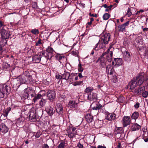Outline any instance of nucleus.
I'll list each match as a JSON object with an SVG mask.
<instances>
[{
	"label": "nucleus",
	"mask_w": 148,
	"mask_h": 148,
	"mask_svg": "<svg viewBox=\"0 0 148 148\" xmlns=\"http://www.w3.org/2000/svg\"><path fill=\"white\" fill-rule=\"evenodd\" d=\"M18 81L22 84H28L33 82L32 75L28 71H25L23 74L18 78Z\"/></svg>",
	"instance_id": "f257e3e1"
},
{
	"label": "nucleus",
	"mask_w": 148,
	"mask_h": 148,
	"mask_svg": "<svg viewBox=\"0 0 148 148\" xmlns=\"http://www.w3.org/2000/svg\"><path fill=\"white\" fill-rule=\"evenodd\" d=\"M10 91V88L5 84L0 85V98H3L5 94H8Z\"/></svg>",
	"instance_id": "f03ea898"
},
{
	"label": "nucleus",
	"mask_w": 148,
	"mask_h": 148,
	"mask_svg": "<svg viewBox=\"0 0 148 148\" xmlns=\"http://www.w3.org/2000/svg\"><path fill=\"white\" fill-rule=\"evenodd\" d=\"M107 52H105L103 53L96 61L97 63H99V66L101 69L104 68L106 65V61L103 56Z\"/></svg>",
	"instance_id": "7ed1b4c3"
},
{
	"label": "nucleus",
	"mask_w": 148,
	"mask_h": 148,
	"mask_svg": "<svg viewBox=\"0 0 148 148\" xmlns=\"http://www.w3.org/2000/svg\"><path fill=\"white\" fill-rule=\"evenodd\" d=\"M66 131L68 136L70 138H73L75 137V135L77 134L76 129L75 127L70 126L67 129Z\"/></svg>",
	"instance_id": "20e7f679"
},
{
	"label": "nucleus",
	"mask_w": 148,
	"mask_h": 148,
	"mask_svg": "<svg viewBox=\"0 0 148 148\" xmlns=\"http://www.w3.org/2000/svg\"><path fill=\"white\" fill-rule=\"evenodd\" d=\"M113 49V48H112V47L111 46H110L107 51L106 52H107L105 54V55L107 54L106 59L109 62H110L112 61L113 55L112 51Z\"/></svg>",
	"instance_id": "39448f33"
},
{
	"label": "nucleus",
	"mask_w": 148,
	"mask_h": 148,
	"mask_svg": "<svg viewBox=\"0 0 148 148\" xmlns=\"http://www.w3.org/2000/svg\"><path fill=\"white\" fill-rule=\"evenodd\" d=\"M131 119L129 116H124L122 118V124L123 127H125L130 124Z\"/></svg>",
	"instance_id": "423d86ee"
},
{
	"label": "nucleus",
	"mask_w": 148,
	"mask_h": 148,
	"mask_svg": "<svg viewBox=\"0 0 148 148\" xmlns=\"http://www.w3.org/2000/svg\"><path fill=\"white\" fill-rule=\"evenodd\" d=\"M116 118V115L114 113H110L107 112L106 114L105 119L109 121L114 120Z\"/></svg>",
	"instance_id": "0eeeda50"
},
{
	"label": "nucleus",
	"mask_w": 148,
	"mask_h": 148,
	"mask_svg": "<svg viewBox=\"0 0 148 148\" xmlns=\"http://www.w3.org/2000/svg\"><path fill=\"white\" fill-rule=\"evenodd\" d=\"M55 92L53 90H49L47 93V95L48 99L51 101H53L55 98Z\"/></svg>",
	"instance_id": "6e6552de"
},
{
	"label": "nucleus",
	"mask_w": 148,
	"mask_h": 148,
	"mask_svg": "<svg viewBox=\"0 0 148 148\" xmlns=\"http://www.w3.org/2000/svg\"><path fill=\"white\" fill-rule=\"evenodd\" d=\"M110 38H102L101 40H100L99 42L96 45V46L94 49L96 50H98V48L97 47L99 43H100V42H103V43L106 44H108Z\"/></svg>",
	"instance_id": "1a4fd4ad"
},
{
	"label": "nucleus",
	"mask_w": 148,
	"mask_h": 148,
	"mask_svg": "<svg viewBox=\"0 0 148 148\" xmlns=\"http://www.w3.org/2000/svg\"><path fill=\"white\" fill-rule=\"evenodd\" d=\"M88 99L90 101H96L97 99V95L95 93L90 92L88 94Z\"/></svg>",
	"instance_id": "9d476101"
},
{
	"label": "nucleus",
	"mask_w": 148,
	"mask_h": 148,
	"mask_svg": "<svg viewBox=\"0 0 148 148\" xmlns=\"http://www.w3.org/2000/svg\"><path fill=\"white\" fill-rule=\"evenodd\" d=\"M52 56V55H49V54H47L46 56H43L41 57V61L42 63L46 64L48 59H50Z\"/></svg>",
	"instance_id": "9b49d317"
},
{
	"label": "nucleus",
	"mask_w": 148,
	"mask_h": 148,
	"mask_svg": "<svg viewBox=\"0 0 148 148\" xmlns=\"http://www.w3.org/2000/svg\"><path fill=\"white\" fill-rule=\"evenodd\" d=\"M136 84L137 83L135 79H132L129 84L127 87H130V88L131 90H133L136 87Z\"/></svg>",
	"instance_id": "f8f14e48"
},
{
	"label": "nucleus",
	"mask_w": 148,
	"mask_h": 148,
	"mask_svg": "<svg viewBox=\"0 0 148 148\" xmlns=\"http://www.w3.org/2000/svg\"><path fill=\"white\" fill-rule=\"evenodd\" d=\"M8 128L4 124L2 123L0 125V130L2 132L5 134L8 131Z\"/></svg>",
	"instance_id": "ddd939ff"
},
{
	"label": "nucleus",
	"mask_w": 148,
	"mask_h": 148,
	"mask_svg": "<svg viewBox=\"0 0 148 148\" xmlns=\"http://www.w3.org/2000/svg\"><path fill=\"white\" fill-rule=\"evenodd\" d=\"M57 112L59 114H62L63 113L62 107L60 103L57 104L56 106Z\"/></svg>",
	"instance_id": "4468645a"
},
{
	"label": "nucleus",
	"mask_w": 148,
	"mask_h": 148,
	"mask_svg": "<svg viewBox=\"0 0 148 148\" xmlns=\"http://www.w3.org/2000/svg\"><path fill=\"white\" fill-rule=\"evenodd\" d=\"M123 59L126 61L129 62L130 61V55L127 51H125L124 53Z\"/></svg>",
	"instance_id": "2eb2a0df"
},
{
	"label": "nucleus",
	"mask_w": 148,
	"mask_h": 148,
	"mask_svg": "<svg viewBox=\"0 0 148 148\" xmlns=\"http://www.w3.org/2000/svg\"><path fill=\"white\" fill-rule=\"evenodd\" d=\"M68 106L70 108H75L77 106V103L75 101L71 100L69 101Z\"/></svg>",
	"instance_id": "dca6fc26"
},
{
	"label": "nucleus",
	"mask_w": 148,
	"mask_h": 148,
	"mask_svg": "<svg viewBox=\"0 0 148 148\" xmlns=\"http://www.w3.org/2000/svg\"><path fill=\"white\" fill-rule=\"evenodd\" d=\"M46 111L49 115L50 116H52L55 112L54 109L51 107H48L46 108Z\"/></svg>",
	"instance_id": "f3484780"
},
{
	"label": "nucleus",
	"mask_w": 148,
	"mask_h": 148,
	"mask_svg": "<svg viewBox=\"0 0 148 148\" xmlns=\"http://www.w3.org/2000/svg\"><path fill=\"white\" fill-rule=\"evenodd\" d=\"M140 126L137 123H134L132 125L130 128L131 131H136L140 129Z\"/></svg>",
	"instance_id": "a211bd4d"
},
{
	"label": "nucleus",
	"mask_w": 148,
	"mask_h": 148,
	"mask_svg": "<svg viewBox=\"0 0 148 148\" xmlns=\"http://www.w3.org/2000/svg\"><path fill=\"white\" fill-rule=\"evenodd\" d=\"M41 55H36L33 57V61L36 63H38L41 61Z\"/></svg>",
	"instance_id": "6ab92c4d"
},
{
	"label": "nucleus",
	"mask_w": 148,
	"mask_h": 148,
	"mask_svg": "<svg viewBox=\"0 0 148 148\" xmlns=\"http://www.w3.org/2000/svg\"><path fill=\"white\" fill-rule=\"evenodd\" d=\"M129 21H127L123 24L119 26V31L122 32L124 31L125 30V27L129 25Z\"/></svg>",
	"instance_id": "aec40b11"
},
{
	"label": "nucleus",
	"mask_w": 148,
	"mask_h": 148,
	"mask_svg": "<svg viewBox=\"0 0 148 148\" xmlns=\"http://www.w3.org/2000/svg\"><path fill=\"white\" fill-rule=\"evenodd\" d=\"M106 70L107 72L110 75H112L113 73L114 69L111 65L107 66L106 67Z\"/></svg>",
	"instance_id": "412c9836"
},
{
	"label": "nucleus",
	"mask_w": 148,
	"mask_h": 148,
	"mask_svg": "<svg viewBox=\"0 0 148 148\" xmlns=\"http://www.w3.org/2000/svg\"><path fill=\"white\" fill-rule=\"evenodd\" d=\"M9 38H0V45L4 46L7 43V39Z\"/></svg>",
	"instance_id": "4be33fe9"
},
{
	"label": "nucleus",
	"mask_w": 148,
	"mask_h": 148,
	"mask_svg": "<svg viewBox=\"0 0 148 148\" xmlns=\"http://www.w3.org/2000/svg\"><path fill=\"white\" fill-rule=\"evenodd\" d=\"M90 114H87L86 116V119L88 123H90L93 120V116Z\"/></svg>",
	"instance_id": "5701e85b"
},
{
	"label": "nucleus",
	"mask_w": 148,
	"mask_h": 148,
	"mask_svg": "<svg viewBox=\"0 0 148 148\" xmlns=\"http://www.w3.org/2000/svg\"><path fill=\"white\" fill-rule=\"evenodd\" d=\"M114 62H115V64L114 65L115 66L116 65L120 66L121 65L122 63V59L121 58H117L114 59Z\"/></svg>",
	"instance_id": "b1692460"
},
{
	"label": "nucleus",
	"mask_w": 148,
	"mask_h": 148,
	"mask_svg": "<svg viewBox=\"0 0 148 148\" xmlns=\"http://www.w3.org/2000/svg\"><path fill=\"white\" fill-rule=\"evenodd\" d=\"M145 87H141L140 89H136L134 91V93L136 95H140L142 93V91H143L144 90Z\"/></svg>",
	"instance_id": "393cba45"
},
{
	"label": "nucleus",
	"mask_w": 148,
	"mask_h": 148,
	"mask_svg": "<svg viewBox=\"0 0 148 148\" xmlns=\"http://www.w3.org/2000/svg\"><path fill=\"white\" fill-rule=\"evenodd\" d=\"M103 107V106L100 104H97L96 106L92 108V110H94L97 112H99V110Z\"/></svg>",
	"instance_id": "a878e982"
},
{
	"label": "nucleus",
	"mask_w": 148,
	"mask_h": 148,
	"mask_svg": "<svg viewBox=\"0 0 148 148\" xmlns=\"http://www.w3.org/2000/svg\"><path fill=\"white\" fill-rule=\"evenodd\" d=\"M70 76V75L69 73L64 72L62 75V79H65L66 80H68Z\"/></svg>",
	"instance_id": "bb28decb"
},
{
	"label": "nucleus",
	"mask_w": 148,
	"mask_h": 148,
	"mask_svg": "<svg viewBox=\"0 0 148 148\" xmlns=\"http://www.w3.org/2000/svg\"><path fill=\"white\" fill-rule=\"evenodd\" d=\"M31 121L35 122L36 121V115L33 113L32 114H30L29 115Z\"/></svg>",
	"instance_id": "cd10ccee"
},
{
	"label": "nucleus",
	"mask_w": 148,
	"mask_h": 148,
	"mask_svg": "<svg viewBox=\"0 0 148 148\" xmlns=\"http://www.w3.org/2000/svg\"><path fill=\"white\" fill-rule=\"evenodd\" d=\"M46 51L48 54L49 55H52V53L53 51V50L50 46H48L46 49Z\"/></svg>",
	"instance_id": "c85d7f7f"
},
{
	"label": "nucleus",
	"mask_w": 148,
	"mask_h": 148,
	"mask_svg": "<svg viewBox=\"0 0 148 148\" xmlns=\"http://www.w3.org/2000/svg\"><path fill=\"white\" fill-rule=\"evenodd\" d=\"M41 95L40 94H39V93H38L37 94L34 98L33 99V101L35 103L38 101V100L40 99L42 97H41Z\"/></svg>",
	"instance_id": "c756f323"
},
{
	"label": "nucleus",
	"mask_w": 148,
	"mask_h": 148,
	"mask_svg": "<svg viewBox=\"0 0 148 148\" xmlns=\"http://www.w3.org/2000/svg\"><path fill=\"white\" fill-rule=\"evenodd\" d=\"M73 74H71L70 75V77L68 80V82L70 84L72 83L75 82Z\"/></svg>",
	"instance_id": "7c9ffc66"
},
{
	"label": "nucleus",
	"mask_w": 148,
	"mask_h": 148,
	"mask_svg": "<svg viewBox=\"0 0 148 148\" xmlns=\"http://www.w3.org/2000/svg\"><path fill=\"white\" fill-rule=\"evenodd\" d=\"M138 112H135L132 114L131 118L132 119H134L135 120L138 118Z\"/></svg>",
	"instance_id": "2f4dec72"
},
{
	"label": "nucleus",
	"mask_w": 148,
	"mask_h": 148,
	"mask_svg": "<svg viewBox=\"0 0 148 148\" xmlns=\"http://www.w3.org/2000/svg\"><path fill=\"white\" fill-rule=\"evenodd\" d=\"M28 89L25 90L23 95V97L25 99L28 98L29 97L28 95Z\"/></svg>",
	"instance_id": "473e14b6"
},
{
	"label": "nucleus",
	"mask_w": 148,
	"mask_h": 148,
	"mask_svg": "<svg viewBox=\"0 0 148 148\" xmlns=\"http://www.w3.org/2000/svg\"><path fill=\"white\" fill-rule=\"evenodd\" d=\"M28 95H29V97L31 96L32 97H34L35 92L33 90H32L29 89H28Z\"/></svg>",
	"instance_id": "72a5a7b5"
},
{
	"label": "nucleus",
	"mask_w": 148,
	"mask_h": 148,
	"mask_svg": "<svg viewBox=\"0 0 148 148\" xmlns=\"http://www.w3.org/2000/svg\"><path fill=\"white\" fill-rule=\"evenodd\" d=\"M46 101L45 99H42L40 101L39 104L41 107L43 106L45 104Z\"/></svg>",
	"instance_id": "f704fd0d"
},
{
	"label": "nucleus",
	"mask_w": 148,
	"mask_h": 148,
	"mask_svg": "<svg viewBox=\"0 0 148 148\" xmlns=\"http://www.w3.org/2000/svg\"><path fill=\"white\" fill-rule=\"evenodd\" d=\"M110 15L108 13H106L103 16V18L104 20H108L110 17Z\"/></svg>",
	"instance_id": "c9c22d12"
},
{
	"label": "nucleus",
	"mask_w": 148,
	"mask_h": 148,
	"mask_svg": "<svg viewBox=\"0 0 148 148\" xmlns=\"http://www.w3.org/2000/svg\"><path fill=\"white\" fill-rule=\"evenodd\" d=\"M58 148H64L65 143L64 141H62L58 145L57 147Z\"/></svg>",
	"instance_id": "e433bc0d"
},
{
	"label": "nucleus",
	"mask_w": 148,
	"mask_h": 148,
	"mask_svg": "<svg viewBox=\"0 0 148 148\" xmlns=\"http://www.w3.org/2000/svg\"><path fill=\"white\" fill-rule=\"evenodd\" d=\"M110 34L109 33H106L105 32H103L101 34V36L103 37H110Z\"/></svg>",
	"instance_id": "4c0bfd02"
},
{
	"label": "nucleus",
	"mask_w": 148,
	"mask_h": 148,
	"mask_svg": "<svg viewBox=\"0 0 148 148\" xmlns=\"http://www.w3.org/2000/svg\"><path fill=\"white\" fill-rule=\"evenodd\" d=\"M98 113L99 112H97V111H96L94 110H91L90 112V114L93 116H95L97 115L98 114Z\"/></svg>",
	"instance_id": "58836bf2"
},
{
	"label": "nucleus",
	"mask_w": 148,
	"mask_h": 148,
	"mask_svg": "<svg viewBox=\"0 0 148 148\" xmlns=\"http://www.w3.org/2000/svg\"><path fill=\"white\" fill-rule=\"evenodd\" d=\"M93 90V88L90 87H88L86 88L85 90L86 92L88 93V94H89L90 92H91Z\"/></svg>",
	"instance_id": "ea45409f"
},
{
	"label": "nucleus",
	"mask_w": 148,
	"mask_h": 148,
	"mask_svg": "<svg viewBox=\"0 0 148 148\" xmlns=\"http://www.w3.org/2000/svg\"><path fill=\"white\" fill-rule=\"evenodd\" d=\"M31 32L32 33L35 34H38L39 33L38 30L37 29H33L31 30Z\"/></svg>",
	"instance_id": "a19ab883"
},
{
	"label": "nucleus",
	"mask_w": 148,
	"mask_h": 148,
	"mask_svg": "<svg viewBox=\"0 0 148 148\" xmlns=\"http://www.w3.org/2000/svg\"><path fill=\"white\" fill-rule=\"evenodd\" d=\"M41 134V133L40 132L38 131L37 132V133H36L35 135H34V134H33L32 137L35 136L36 138H38L40 136Z\"/></svg>",
	"instance_id": "79ce46f5"
},
{
	"label": "nucleus",
	"mask_w": 148,
	"mask_h": 148,
	"mask_svg": "<svg viewBox=\"0 0 148 148\" xmlns=\"http://www.w3.org/2000/svg\"><path fill=\"white\" fill-rule=\"evenodd\" d=\"M144 72H141L136 77V78L137 79H138L139 78H143V76L144 75Z\"/></svg>",
	"instance_id": "37998d69"
},
{
	"label": "nucleus",
	"mask_w": 148,
	"mask_h": 148,
	"mask_svg": "<svg viewBox=\"0 0 148 148\" xmlns=\"http://www.w3.org/2000/svg\"><path fill=\"white\" fill-rule=\"evenodd\" d=\"M78 69L79 72H82L83 71V68L82 67L81 63H79L78 66Z\"/></svg>",
	"instance_id": "c03bdc74"
},
{
	"label": "nucleus",
	"mask_w": 148,
	"mask_h": 148,
	"mask_svg": "<svg viewBox=\"0 0 148 148\" xmlns=\"http://www.w3.org/2000/svg\"><path fill=\"white\" fill-rule=\"evenodd\" d=\"M82 81H77L76 82H74L73 84V85L74 86H76L77 85H81L82 83Z\"/></svg>",
	"instance_id": "a18cd8bd"
},
{
	"label": "nucleus",
	"mask_w": 148,
	"mask_h": 148,
	"mask_svg": "<svg viewBox=\"0 0 148 148\" xmlns=\"http://www.w3.org/2000/svg\"><path fill=\"white\" fill-rule=\"evenodd\" d=\"M144 81V79L143 78H140L138 80V85H140Z\"/></svg>",
	"instance_id": "49530a36"
},
{
	"label": "nucleus",
	"mask_w": 148,
	"mask_h": 148,
	"mask_svg": "<svg viewBox=\"0 0 148 148\" xmlns=\"http://www.w3.org/2000/svg\"><path fill=\"white\" fill-rule=\"evenodd\" d=\"M142 96L144 98H146L148 95V92L147 91H145L142 93Z\"/></svg>",
	"instance_id": "de8ad7c7"
},
{
	"label": "nucleus",
	"mask_w": 148,
	"mask_h": 148,
	"mask_svg": "<svg viewBox=\"0 0 148 148\" xmlns=\"http://www.w3.org/2000/svg\"><path fill=\"white\" fill-rule=\"evenodd\" d=\"M126 14L128 16V17H130L132 14V12H131L130 9L129 8L128 9Z\"/></svg>",
	"instance_id": "09e8293b"
},
{
	"label": "nucleus",
	"mask_w": 148,
	"mask_h": 148,
	"mask_svg": "<svg viewBox=\"0 0 148 148\" xmlns=\"http://www.w3.org/2000/svg\"><path fill=\"white\" fill-rule=\"evenodd\" d=\"M56 59L58 60H61L63 58H64V57L60 55H57L56 56Z\"/></svg>",
	"instance_id": "8fccbe9b"
},
{
	"label": "nucleus",
	"mask_w": 148,
	"mask_h": 148,
	"mask_svg": "<svg viewBox=\"0 0 148 148\" xmlns=\"http://www.w3.org/2000/svg\"><path fill=\"white\" fill-rule=\"evenodd\" d=\"M38 93L41 95H42L41 97H42L45 95V92L44 90H42L40 92Z\"/></svg>",
	"instance_id": "3c124183"
},
{
	"label": "nucleus",
	"mask_w": 148,
	"mask_h": 148,
	"mask_svg": "<svg viewBox=\"0 0 148 148\" xmlns=\"http://www.w3.org/2000/svg\"><path fill=\"white\" fill-rule=\"evenodd\" d=\"M99 45V47H100L101 48H102L105 47L106 44L103 43V42H100V43H99L98 45Z\"/></svg>",
	"instance_id": "603ef678"
},
{
	"label": "nucleus",
	"mask_w": 148,
	"mask_h": 148,
	"mask_svg": "<svg viewBox=\"0 0 148 148\" xmlns=\"http://www.w3.org/2000/svg\"><path fill=\"white\" fill-rule=\"evenodd\" d=\"M77 147L79 148H84L83 145H82L79 142L77 143Z\"/></svg>",
	"instance_id": "864d4df0"
},
{
	"label": "nucleus",
	"mask_w": 148,
	"mask_h": 148,
	"mask_svg": "<svg viewBox=\"0 0 148 148\" xmlns=\"http://www.w3.org/2000/svg\"><path fill=\"white\" fill-rule=\"evenodd\" d=\"M5 25H4V23L1 21H0V27L1 28L2 27L3 28Z\"/></svg>",
	"instance_id": "5fc2aeb1"
},
{
	"label": "nucleus",
	"mask_w": 148,
	"mask_h": 148,
	"mask_svg": "<svg viewBox=\"0 0 148 148\" xmlns=\"http://www.w3.org/2000/svg\"><path fill=\"white\" fill-rule=\"evenodd\" d=\"M41 44V40L40 39H39L38 40V41H37L36 42L35 45H36V46H38Z\"/></svg>",
	"instance_id": "6e6d98bb"
},
{
	"label": "nucleus",
	"mask_w": 148,
	"mask_h": 148,
	"mask_svg": "<svg viewBox=\"0 0 148 148\" xmlns=\"http://www.w3.org/2000/svg\"><path fill=\"white\" fill-rule=\"evenodd\" d=\"M56 77L57 79H62V75L61 76L58 74L56 75Z\"/></svg>",
	"instance_id": "4d7b16f0"
},
{
	"label": "nucleus",
	"mask_w": 148,
	"mask_h": 148,
	"mask_svg": "<svg viewBox=\"0 0 148 148\" xmlns=\"http://www.w3.org/2000/svg\"><path fill=\"white\" fill-rule=\"evenodd\" d=\"M141 38V39H139L140 41L138 39V42L140 45H142L143 44V42L142 40V38Z\"/></svg>",
	"instance_id": "13d9d810"
},
{
	"label": "nucleus",
	"mask_w": 148,
	"mask_h": 148,
	"mask_svg": "<svg viewBox=\"0 0 148 148\" xmlns=\"http://www.w3.org/2000/svg\"><path fill=\"white\" fill-rule=\"evenodd\" d=\"M47 54H48L47 52H46L45 51H43L41 53V55L42 56H46Z\"/></svg>",
	"instance_id": "bf43d9fd"
},
{
	"label": "nucleus",
	"mask_w": 148,
	"mask_h": 148,
	"mask_svg": "<svg viewBox=\"0 0 148 148\" xmlns=\"http://www.w3.org/2000/svg\"><path fill=\"white\" fill-rule=\"evenodd\" d=\"M41 148H49V146L47 144H45L42 146Z\"/></svg>",
	"instance_id": "052dcab7"
},
{
	"label": "nucleus",
	"mask_w": 148,
	"mask_h": 148,
	"mask_svg": "<svg viewBox=\"0 0 148 148\" xmlns=\"http://www.w3.org/2000/svg\"><path fill=\"white\" fill-rule=\"evenodd\" d=\"M139 103L137 102L135 105H134V107L136 108H139Z\"/></svg>",
	"instance_id": "680f3d73"
},
{
	"label": "nucleus",
	"mask_w": 148,
	"mask_h": 148,
	"mask_svg": "<svg viewBox=\"0 0 148 148\" xmlns=\"http://www.w3.org/2000/svg\"><path fill=\"white\" fill-rule=\"evenodd\" d=\"M71 53L73 56H76L77 55V53L74 51H72Z\"/></svg>",
	"instance_id": "e2e57ef3"
},
{
	"label": "nucleus",
	"mask_w": 148,
	"mask_h": 148,
	"mask_svg": "<svg viewBox=\"0 0 148 148\" xmlns=\"http://www.w3.org/2000/svg\"><path fill=\"white\" fill-rule=\"evenodd\" d=\"M73 76L74 77V80L75 82L78 79V77L77 76H76L75 75L73 74Z\"/></svg>",
	"instance_id": "0e129e2a"
},
{
	"label": "nucleus",
	"mask_w": 148,
	"mask_h": 148,
	"mask_svg": "<svg viewBox=\"0 0 148 148\" xmlns=\"http://www.w3.org/2000/svg\"><path fill=\"white\" fill-rule=\"evenodd\" d=\"M112 81L114 83H116L117 81V79L116 78V76H115V77H114V79H112Z\"/></svg>",
	"instance_id": "69168bd1"
},
{
	"label": "nucleus",
	"mask_w": 148,
	"mask_h": 148,
	"mask_svg": "<svg viewBox=\"0 0 148 148\" xmlns=\"http://www.w3.org/2000/svg\"><path fill=\"white\" fill-rule=\"evenodd\" d=\"M145 54V56H148V48H147L146 50Z\"/></svg>",
	"instance_id": "338daca9"
},
{
	"label": "nucleus",
	"mask_w": 148,
	"mask_h": 148,
	"mask_svg": "<svg viewBox=\"0 0 148 148\" xmlns=\"http://www.w3.org/2000/svg\"><path fill=\"white\" fill-rule=\"evenodd\" d=\"M97 148H106V147L105 146L99 145L98 146Z\"/></svg>",
	"instance_id": "774afa93"
}]
</instances>
